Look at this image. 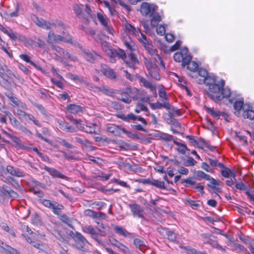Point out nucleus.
<instances>
[{"instance_id":"864d4df0","label":"nucleus","mask_w":254,"mask_h":254,"mask_svg":"<svg viewBox=\"0 0 254 254\" xmlns=\"http://www.w3.org/2000/svg\"><path fill=\"white\" fill-rule=\"evenodd\" d=\"M207 186L211 188L213 190L214 193H216V195L220 198V195L218 194V192H220L221 191V189L220 188L214 185H212L210 182L207 184Z\"/></svg>"},{"instance_id":"2eb2a0df","label":"nucleus","mask_w":254,"mask_h":254,"mask_svg":"<svg viewBox=\"0 0 254 254\" xmlns=\"http://www.w3.org/2000/svg\"><path fill=\"white\" fill-rule=\"evenodd\" d=\"M205 109L207 113L216 119H219L220 116H222L225 120H227V118L228 117V114L226 113L214 110L213 108L205 107Z\"/></svg>"},{"instance_id":"09e8293b","label":"nucleus","mask_w":254,"mask_h":254,"mask_svg":"<svg viewBox=\"0 0 254 254\" xmlns=\"http://www.w3.org/2000/svg\"><path fill=\"white\" fill-rule=\"evenodd\" d=\"M210 165L212 167H219L220 168H224V165L221 163H219L217 159H213L211 158L208 159Z\"/></svg>"},{"instance_id":"a211bd4d","label":"nucleus","mask_w":254,"mask_h":254,"mask_svg":"<svg viewBox=\"0 0 254 254\" xmlns=\"http://www.w3.org/2000/svg\"><path fill=\"white\" fill-rule=\"evenodd\" d=\"M139 80L143 84L144 87H145L146 88L149 89L154 94V96L155 97H157V94L155 87L150 82L148 81L145 78L141 76L139 77Z\"/></svg>"},{"instance_id":"39448f33","label":"nucleus","mask_w":254,"mask_h":254,"mask_svg":"<svg viewBox=\"0 0 254 254\" xmlns=\"http://www.w3.org/2000/svg\"><path fill=\"white\" fill-rule=\"evenodd\" d=\"M157 9V6L146 2L142 3L140 6V12L143 16L152 17Z\"/></svg>"},{"instance_id":"f257e3e1","label":"nucleus","mask_w":254,"mask_h":254,"mask_svg":"<svg viewBox=\"0 0 254 254\" xmlns=\"http://www.w3.org/2000/svg\"><path fill=\"white\" fill-rule=\"evenodd\" d=\"M225 81L221 79L219 84L215 83L208 86L207 92V96L215 102L221 101L224 98H227L231 94L230 89L224 88Z\"/></svg>"},{"instance_id":"4468645a","label":"nucleus","mask_w":254,"mask_h":254,"mask_svg":"<svg viewBox=\"0 0 254 254\" xmlns=\"http://www.w3.org/2000/svg\"><path fill=\"white\" fill-rule=\"evenodd\" d=\"M83 56L88 62L92 63L100 58V56L96 53L88 50L83 51Z\"/></svg>"},{"instance_id":"de8ad7c7","label":"nucleus","mask_w":254,"mask_h":254,"mask_svg":"<svg viewBox=\"0 0 254 254\" xmlns=\"http://www.w3.org/2000/svg\"><path fill=\"white\" fill-rule=\"evenodd\" d=\"M196 175L198 177L204 179L206 180L211 181V179H212V177H210V175L205 174L202 171H198L196 173Z\"/></svg>"},{"instance_id":"20e7f679","label":"nucleus","mask_w":254,"mask_h":254,"mask_svg":"<svg viewBox=\"0 0 254 254\" xmlns=\"http://www.w3.org/2000/svg\"><path fill=\"white\" fill-rule=\"evenodd\" d=\"M70 120L74 125H76L77 128L78 129L89 133H96L95 124H89L87 125L84 126V125L81 123V120H77L73 118H71Z\"/></svg>"},{"instance_id":"5fc2aeb1","label":"nucleus","mask_w":254,"mask_h":254,"mask_svg":"<svg viewBox=\"0 0 254 254\" xmlns=\"http://www.w3.org/2000/svg\"><path fill=\"white\" fill-rule=\"evenodd\" d=\"M36 136L38 137V138L44 140L46 142L48 143L49 144L53 145V146L57 147V146L55 144H54V143L53 141L49 140L46 138H45L41 133H40L38 132H36Z\"/></svg>"},{"instance_id":"1a4fd4ad","label":"nucleus","mask_w":254,"mask_h":254,"mask_svg":"<svg viewBox=\"0 0 254 254\" xmlns=\"http://www.w3.org/2000/svg\"><path fill=\"white\" fill-rule=\"evenodd\" d=\"M125 63L127 66L134 70L136 68L135 64H139V62L135 54L130 53L127 57Z\"/></svg>"},{"instance_id":"37998d69","label":"nucleus","mask_w":254,"mask_h":254,"mask_svg":"<svg viewBox=\"0 0 254 254\" xmlns=\"http://www.w3.org/2000/svg\"><path fill=\"white\" fill-rule=\"evenodd\" d=\"M124 44L126 46V47L130 51H132L134 50V44L133 42L130 40L129 37L126 38V39L125 40Z\"/></svg>"},{"instance_id":"680f3d73","label":"nucleus","mask_w":254,"mask_h":254,"mask_svg":"<svg viewBox=\"0 0 254 254\" xmlns=\"http://www.w3.org/2000/svg\"><path fill=\"white\" fill-rule=\"evenodd\" d=\"M74 139L76 142L85 146H87L89 143V141L86 139L81 138L79 137H75Z\"/></svg>"},{"instance_id":"ddd939ff","label":"nucleus","mask_w":254,"mask_h":254,"mask_svg":"<svg viewBox=\"0 0 254 254\" xmlns=\"http://www.w3.org/2000/svg\"><path fill=\"white\" fill-rule=\"evenodd\" d=\"M107 130L116 136H120L122 133H128L127 130L119 126L112 125L107 127Z\"/></svg>"},{"instance_id":"f3484780","label":"nucleus","mask_w":254,"mask_h":254,"mask_svg":"<svg viewBox=\"0 0 254 254\" xmlns=\"http://www.w3.org/2000/svg\"><path fill=\"white\" fill-rule=\"evenodd\" d=\"M153 136L156 137L157 139L162 140L165 141H172L174 139L173 135L161 131L154 133Z\"/></svg>"},{"instance_id":"6e6552de","label":"nucleus","mask_w":254,"mask_h":254,"mask_svg":"<svg viewBox=\"0 0 254 254\" xmlns=\"http://www.w3.org/2000/svg\"><path fill=\"white\" fill-rule=\"evenodd\" d=\"M129 207L134 217L144 219V209L143 207L136 203L129 204Z\"/></svg>"},{"instance_id":"603ef678","label":"nucleus","mask_w":254,"mask_h":254,"mask_svg":"<svg viewBox=\"0 0 254 254\" xmlns=\"http://www.w3.org/2000/svg\"><path fill=\"white\" fill-rule=\"evenodd\" d=\"M84 214L85 216L91 217L93 219H95L97 217V212L91 210L86 209L84 211Z\"/></svg>"},{"instance_id":"473e14b6","label":"nucleus","mask_w":254,"mask_h":254,"mask_svg":"<svg viewBox=\"0 0 254 254\" xmlns=\"http://www.w3.org/2000/svg\"><path fill=\"white\" fill-rule=\"evenodd\" d=\"M234 108L235 110L237 112L238 114H239V112L243 110H245V106H244V102L242 101H236L234 103Z\"/></svg>"},{"instance_id":"a19ab883","label":"nucleus","mask_w":254,"mask_h":254,"mask_svg":"<svg viewBox=\"0 0 254 254\" xmlns=\"http://www.w3.org/2000/svg\"><path fill=\"white\" fill-rule=\"evenodd\" d=\"M144 64L148 71L157 66L156 64L153 63L152 60L146 59L145 60Z\"/></svg>"},{"instance_id":"3c124183","label":"nucleus","mask_w":254,"mask_h":254,"mask_svg":"<svg viewBox=\"0 0 254 254\" xmlns=\"http://www.w3.org/2000/svg\"><path fill=\"white\" fill-rule=\"evenodd\" d=\"M42 22L43 25L42 27L46 29H50L54 26H56V23L55 22H51L45 20H44V21H42Z\"/></svg>"},{"instance_id":"a18cd8bd","label":"nucleus","mask_w":254,"mask_h":254,"mask_svg":"<svg viewBox=\"0 0 254 254\" xmlns=\"http://www.w3.org/2000/svg\"><path fill=\"white\" fill-rule=\"evenodd\" d=\"M63 53L61 56H63L64 59L70 60L72 61H75L77 60V57L74 55H70L68 52L65 50H64Z\"/></svg>"},{"instance_id":"6ab92c4d","label":"nucleus","mask_w":254,"mask_h":254,"mask_svg":"<svg viewBox=\"0 0 254 254\" xmlns=\"http://www.w3.org/2000/svg\"><path fill=\"white\" fill-rule=\"evenodd\" d=\"M149 105L150 108L153 110L161 109L162 108H164L167 110H169L171 108V105L168 102H164L163 103H160L158 101L156 103H149Z\"/></svg>"},{"instance_id":"b1692460","label":"nucleus","mask_w":254,"mask_h":254,"mask_svg":"<svg viewBox=\"0 0 254 254\" xmlns=\"http://www.w3.org/2000/svg\"><path fill=\"white\" fill-rule=\"evenodd\" d=\"M110 241L112 245L119 248L123 252H127L128 250V248L126 246L115 239H110Z\"/></svg>"},{"instance_id":"338daca9","label":"nucleus","mask_w":254,"mask_h":254,"mask_svg":"<svg viewBox=\"0 0 254 254\" xmlns=\"http://www.w3.org/2000/svg\"><path fill=\"white\" fill-rule=\"evenodd\" d=\"M140 111L148 112V109L143 104H138L137 105L136 108L135 109V112L137 113H139Z\"/></svg>"},{"instance_id":"052dcab7","label":"nucleus","mask_w":254,"mask_h":254,"mask_svg":"<svg viewBox=\"0 0 254 254\" xmlns=\"http://www.w3.org/2000/svg\"><path fill=\"white\" fill-rule=\"evenodd\" d=\"M125 27L126 29L128 31L130 34L132 35H135V32H136V30L134 27L132 26L131 24L129 23H127L125 25Z\"/></svg>"},{"instance_id":"4c0bfd02","label":"nucleus","mask_w":254,"mask_h":254,"mask_svg":"<svg viewBox=\"0 0 254 254\" xmlns=\"http://www.w3.org/2000/svg\"><path fill=\"white\" fill-rule=\"evenodd\" d=\"M243 116L245 119L254 120V111L252 110H245L243 113Z\"/></svg>"},{"instance_id":"393cba45","label":"nucleus","mask_w":254,"mask_h":254,"mask_svg":"<svg viewBox=\"0 0 254 254\" xmlns=\"http://www.w3.org/2000/svg\"><path fill=\"white\" fill-rule=\"evenodd\" d=\"M96 89L98 90V91H101L103 92L104 94L109 96H113L114 95L118 92V91H115L112 89L109 88H106V87H95Z\"/></svg>"},{"instance_id":"58836bf2","label":"nucleus","mask_w":254,"mask_h":254,"mask_svg":"<svg viewBox=\"0 0 254 254\" xmlns=\"http://www.w3.org/2000/svg\"><path fill=\"white\" fill-rule=\"evenodd\" d=\"M97 16L100 22L103 26H107V25L108 24V19L105 15H104L102 13L98 12L97 14Z\"/></svg>"},{"instance_id":"6e6d98bb","label":"nucleus","mask_w":254,"mask_h":254,"mask_svg":"<svg viewBox=\"0 0 254 254\" xmlns=\"http://www.w3.org/2000/svg\"><path fill=\"white\" fill-rule=\"evenodd\" d=\"M237 138L242 142L243 145H247L248 144L246 137L242 134V133L239 132L237 133Z\"/></svg>"},{"instance_id":"ea45409f","label":"nucleus","mask_w":254,"mask_h":254,"mask_svg":"<svg viewBox=\"0 0 254 254\" xmlns=\"http://www.w3.org/2000/svg\"><path fill=\"white\" fill-rule=\"evenodd\" d=\"M120 118L123 120L127 122H129L131 120L135 121L136 120V116L133 114L130 113L127 115H121Z\"/></svg>"},{"instance_id":"7c9ffc66","label":"nucleus","mask_w":254,"mask_h":254,"mask_svg":"<svg viewBox=\"0 0 254 254\" xmlns=\"http://www.w3.org/2000/svg\"><path fill=\"white\" fill-rule=\"evenodd\" d=\"M82 231L91 235V237L94 234H97L96 230L91 225H85L82 227Z\"/></svg>"},{"instance_id":"cd10ccee","label":"nucleus","mask_w":254,"mask_h":254,"mask_svg":"<svg viewBox=\"0 0 254 254\" xmlns=\"http://www.w3.org/2000/svg\"><path fill=\"white\" fill-rule=\"evenodd\" d=\"M19 57L22 60H23V61H25L26 62H27L28 63H30L31 65L34 66L37 69H38L39 70H41V71H42V70H43L41 66H40L38 65L37 64H36L35 63H34L32 61H31L30 60V57L28 56L27 55H26V54H21V55H19Z\"/></svg>"},{"instance_id":"9b49d317","label":"nucleus","mask_w":254,"mask_h":254,"mask_svg":"<svg viewBox=\"0 0 254 254\" xmlns=\"http://www.w3.org/2000/svg\"><path fill=\"white\" fill-rule=\"evenodd\" d=\"M97 70L98 71V72L99 73V69H97ZM100 70L101 72L107 77L111 79H116V74L111 68L108 67L106 65L101 66Z\"/></svg>"},{"instance_id":"bb28decb","label":"nucleus","mask_w":254,"mask_h":254,"mask_svg":"<svg viewBox=\"0 0 254 254\" xmlns=\"http://www.w3.org/2000/svg\"><path fill=\"white\" fill-rule=\"evenodd\" d=\"M172 141H173V142L178 146L177 148V150L180 153L185 154L186 152V151L188 150V148L186 145L176 141L175 139H174V138Z\"/></svg>"},{"instance_id":"aec40b11","label":"nucleus","mask_w":254,"mask_h":254,"mask_svg":"<svg viewBox=\"0 0 254 254\" xmlns=\"http://www.w3.org/2000/svg\"><path fill=\"white\" fill-rule=\"evenodd\" d=\"M44 169L48 172L49 174L54 177H57L63 179H65L66 178L65 176L62 174L60 172L54 168L45 166Z\"/></svg>"},{"instance_id":"c9c22d12","label":"nucleus","mask_w":254,"mask_h":254,"mask_svg":"<svg viewBox=\"0 0 254 254\" xmlns=\"http://www.w3.org/2000/svg\"><path fill=\"white\" fill-rule=\"evenodd\" d=\"M10 101L14 104L16 106L21 107L23 109H26V105L23 103L18 98L13 96L10 99Z\"/></svg>"},{"instance_id":"4be33fe9","label":"nucleus","mask_w":254,"mask_h":254,"mask_svg":"<svg viewBox=\"0 0 254 254\" xmlns=\"http://www.w3.org/2000/svg\"><path fill=\"white\" fill-rule=\"evenodd\" d=\"M67 110L72 114H78L82 112L83 108L79 105L70 104L66 107Z\"/></svg>"},{"instance_id":"774afa93","label":"nucleus","mask_w":254,"mask_h":254,"mask_svg":"<svg viewBox=\"0 0 254 254\" xmlns=\"http://www.w3.org/2000/svg\"><path fill=\"white\" fill-rule=\"evenodd\" d=\"M174 59L177 62H181L183 59V54L181 52H176L174 55Z\"/></svg>"},{"instance_id":"a878e982","label":"nucleus","mask_w":254,"mask_h":254,"mask_svg":"<svg viewBox=\"0 0 254 254\" xmlns=\"http://www.w3.org/2000/svg\"><path fill=\"white\" fill-rule=\"evenodd\" d=\"M101 47H102V50L110 58V57L113 52V51H114V49L111 48V47L110 46L109 43L106 41L102 42Z\"/></svg>"},{"instance_id":"423d86ee","label":"nucleus","mask_w":254,"mask_h":254,"mask_svg":"<svg viewBox=\"0 0 254 254\" xmlns=\"http://www.w3.org/2000/svg\"><path fill=\"white\" fill-rule=\"evenodd\" d=\"M41 202L45 207L52 209L53 210L54 213L56 214H58V211H60L64 209V206L63 205L60 204L56 201L52 202L48 199H42L41 200Z\"/></svg>"},{"instance_id":"c756f323","label":"nucleus","mask_w":254,"mask_h":254,"mask_svg":"<svg viewBox=\"0 0 254 254\" xmlns=\"http://www.w3.org/2000/svg\"><path fill=\"white\" fill-rule=\"evenodd\" d=\"M67 75L70 79L73 80H78L80 83L84 84L86 86H88L89 85V82L84 80L83 78L79 77L77 75H73L71 73H67Z\"/></svg>"},{"instance_id":"9d476101","label":"nucleus","mask_w":254,"mask_h":254,"mask_svg":"<svg viewBox=\"0 0 254 254\" xmlns=\"http://www.w3.org/2000/svg\"><path fill=\"white\" fill-rule=\"evenodd\" d=\"M6 170L7 173L13 177L22 178L25 176V174L20 169L14 168L11 165L7 166Z\"/></svg>"},{"instance_id":"79ce46f5","label":"nucleus","mask_w":254,"mask_h":254,"mask_svg":"<svg viewBox=\"0 0 254 254\" xmlns=\"http://www.w3.org/2000/svg\"><path fill=\"white\" fill-rule=\"evenodd\" d=\"M151 185L155 186L156 188L160 189H166V187L165 186V183L163 182H161L158 180H152Z\"/></svg>"},{"instance_id":"2f4dec72","label":"nucleus","mask_w":254,"mask_h":254,"mask_svg":"<svg viewBox=\"0 0 254 254\" xmlns=\"http://www.w3.org/2000/svg\"><path fill=\"white\" fill-rule=\"evenodd\" d=\"M133 244L135 247L141 252H144L145 251V245L143 241L141 240L135 238L134 239Z\"/></svg>"},{"instance_id":"e433bc0d","label":"nucleus","mask_w":254,"mask_h":254,"mask_svg":"<svg viewBox=\"0 0 254 254\" xmlns=\"http://www.w3.org/2000/svg\"><path fill=\"white\" fill-rule=\"evenodd\" d=\"M9 119L10 120V123L11 125L15 127L16 128H18V127L21 124L15 118H14L12 115L9 113Z\"/></svg>"},{"instance_id":"f704fd0d","label":"nucleus","mask_w":254,"mask_h":254,"mask_svg":"<svg viewBox=\"0 0 254 254\" xmlns=\"http://www.w3.org/2000/svg\"><path fill=\"white\" fill-rule=\"evenodd\" d=\"M148 72L151 77L157 80H160V76L159 73V69L157 66L149 70Z\"/></svg>"},{"instance_id":"e2e57ef3","label":"nucleus","mask_w":254,"mask_h":254,"mask_svg":"<svg viewBox=\"0 0 254 254\" xmlns=\"http://www.w3.org/2000/svg\"><path fill=\"white\" fill-rule=\"evenodd\" d=\"M196 163V162L192 157H189L184 161V165L186 166H193Z\"/></svg>"},{"instance_id":"5701e85b","label":"nucleus","mask_w":254,"mask_h":254,"mask_svg":"<svg viewBox=\"0 0 254 254\" xmlns=\"http://www.w3.org/2000/svg\"><path fill=\"white\" fill-rule=\"evenodd\" d=\"M73 238L76 244L81 243L83 245H86L89 244L86 238L79 232H75L74 234Z\"/></svg>"},{"instance_id":"49530a36","label":"nucleus","mask_w":254,"mask_h":254,"mask_svg":"<svg viewBox=\"0 0 254 254\" xmlns=\"http://www.w3.org/2000/svg\"><path fill=\"white\" fill-rule=\"evenodd\" d=\"M187 67L190 71L195 72L198 68V64L195 62L191 61L187 65Z\"/></svg>"},{"instance_id":"0e129e2a","label":"nucleus","mask_w":254,"mask_h":254,"mask_svg":"<svg viewBox=\"0 0 254 254\" xmlns=\"http://www.w3.org/2000/svg\"><path fill=\"white\" fill-rule=\"evenodd\" d=\"M73 9L77 16L80 15L82 12V7L77 4L73 5Z\"/></svg>"},{"instance_id":"f8f14e48","label":"nucleus","mask_w":254,"mask_h":254,"mask_svg":"<svg viewBox=\"0 0 254 254\" xmlns=\"http://www.w3.org/2000/svg\"><path fill=\"white\" fill-rule=\"evenodd\" d=\"M113 51V52L110 57L111 62H116L115 58L116 57L121 59L125 62L127 56L124 50L119 49L118 50L114 49Z\"/></svg>"},{"instance_id":"7ed1b4c3","label":"nucleus","mask_w":254,"mask_h":254,"mask_svg":"<svg viewBox=\"0 0 254 254\" xmlns=\"http://www.w3.org/2000/svg\"><path fill=\"white\" fill-rule=\"evenodd\" d=\"M201 238L203 239V243L211 245L213 248L223 252L225 251V249L221 247L218 243L215 236L209 233H203L201 234Z\"/></svg>"},{"instance_id":"c03bdc74","label":"nucleus","mask_w":254,"mask_h":254,"mask_svg":"<svg viewBox=\"0 0 254 254\" xmlns=\"http://www.w3.org/2000/svg\"><path fill=\"white\" fill-rule=\"evenodd\" d=\"M204 83L208 86L211 84L216 83V79L214 76L208 75L205 79H204Z\"/></svg>"},{"instance_id":"4d7b16f0","label":"nucleus","mask_w":254,"mask_h":254,"mask_svg":"<svg viewBox=\"0 0 254 254\" xmlns=\"http://www.w3.org/2000/svg\"><path fill=\"white\" fill-rule=\"evenodd\" d=\"M88 159L98 165L102 164L103 162V160L101 158L99 157H94L92 156H88Z\"/></svg>"},{"instance_id":"69168bd1","label":"nucleus","mask_w":254,"mask_h":254,"mask_svg":"<svg viewBox=\"0 0 254 254\" xmlns=\"http://www.w3.org/2000/svg\"><path fill=\"white\" fill-rule=\"evenodd\" d=\"M17 129L27 135H31L32 134L30 130L22 124L20 125Z\"/></svg>"},{"instance_id":"13d9d810","label":"nucleus","mask_w":254,"mask_h":254,"mask_svg":"<svg viewBox=\"0 0 254 254\" xmlns=\"http://www.w3.org/2000/svg\"><path fill=\"white\" fill-rule=\"evenodd\" d=\"M191 57L190 55H186L185 56H183V59L182 60V65L183 66L185 67L187 66L189 63L191 62Z\"/></svg>"},{"instance_id":"c85d7f7f","label":"nucleus","mask_w":254,"mask_h":254,"mask_svg":"<svg viewBox=\"0 0 254 254\" xmlns=\"http://www.w3.org/2000/svg\"><path fill=\"white\" fill-rule=\"evenodd\" d=\"M3 250L0 251V253L4 254H20L16 249H13L6 244L3 247Z\"/></svg>"},{"instance_id":"0eeeda50","label":"nucleus","mask_w":254,"mask_h":254,"mask_svg":"<svg viewBox=\"0 0 254 254\" xmlns=\"http://www.w3.org/2000/svg\"><path fill=\"white\" fill-rule=\"evenodd\" d=\"M59 42L71 43L72 39L69 38L68 39H66L62 36L55 34L53 31H50L48 33L47 42L49 43H53Z\"/></svg>"},{"instance_id":"8fccbe9b","label":"nucleus","mask_w":254,"mask_h":254,"mask_svg":"<svg viewBox=\"0 0 254 254\" xmlns=\"http://www.w3.org/2000/svg\"><path fill=\"white\" fill-rule=\"evenodd\" d=\"M182 184L186 183V184L185 185V187H188L190 186L194 185L196 184V181L193 178H188L184 180L182 182Z\"/></svg>"},{"instance_id":"f03ea898","label":"nucleus","mask_w":254,"mask_h":254,"mask_svg":"<svg viewBox=\"0 0 254 254\" xmlns=\"http://www.w3.org/2000/svg\"><path fill=\"white\" fill-rule=\"evenodd\" d=\"M12 75L11 71L4 65L2 67V71L0 70V85L5 88L8 89L11 85V79L9 75Z\"/></svg>"},{"instance_id":"412c9836","label":"nucleus","mask_w":254,"mask_h":254,"mask_svg":"<svg viewBox=\"0 0 254 254\" xmlns=\"http://www.w3.org/2000/svg\"><path fill=\"white\" fill-rule=\"evenodd\" d=\"M142 45L149 55L151 56L156 55L159 57L157 54V50L153 48V46L151 43L148 42H145Z\"/></svg>"},{"instance_id":"bf43d9fd","label":"nucleus","mask_w":254,"mask_h":254,"mask_svg":"<svg viewBox=\"0 0 254 254\" xmlns=\"http://www.w3.org/2000/svg\"><path fill=\"white\" fill-rule=\"evenodd\" d=\"M223 170L221 171V175L223 177L228 178L230 176L231 170L224 166V168H222Z\"/></svg>"},{"instance_id":"72a5a7b5","label":"nucleus","mask_w":254,"mask_h":254,"mask_svg":"<svg viewBox=\"0 0 254 254\" xmlns=\"http://www.w3.org/2000/svg\"><path fill=\"white\" fill-rule=\"evenodd\" d=\"M161 17L158 13L154 14L151 20V25L154 27L157 26L158 22L161 21Z\"/></svg>"},{"instance_id":"dca6fc26","label":"nucleus","mask_w":254,"mask_h":254,"mask_svg":"<svg viewBox=\"0 0 254 254\" xmlns=\"http://www.w3.org/2000/svg\"><path fill=\"white\" fill-rule=\"evenodd\" d=\"M114 230L116 233L119 234L125 237L129 238H134L135 235L133 233H131L127 231L124 227L116 225L114 226Z\"/></svg>"}]
</instances>
